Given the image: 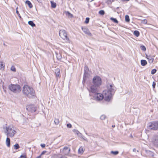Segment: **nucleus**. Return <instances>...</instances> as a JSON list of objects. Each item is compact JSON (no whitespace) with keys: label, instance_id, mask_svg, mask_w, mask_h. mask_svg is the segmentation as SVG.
<instances>
[{"label":"nucleus","instance_id":"14","mask_svg":"<svg viewBox=\"0 0 158 158\" xmlns=\"http://www.w3.org/2000/svg\"><path fill=\"white\" fill-rule=\"evenodd\" d=\"M82 29L83 31L86 34L89 35L91 36L92 34L90 32L89 30L86 28H82Z\"/></svg>","mask_w":158,"mask_h":158},{"label":"nucleus","instance_id":"10","mask_svg":"<svg viewBox=\"0 0 158 158\" xmlns=\"http://www.w3.org/2000/svg\"><path fill=\"white\" fill-rule=\"evenodd\" d=\"M27 110L29 111L33 112H35L37 109V107L34 105H28L26 106Z\"/></svg>","mask_w":158,"mask_h":158},{"label":"nucleus","instance_id":"25","mask_svg":"<svg viewBox=\"0 0 158 158\" xmlns=\"http://www.w3.org/2000/svg\"><path fill=\"white\" fill-rule=\"evenodd\" d=\"M51 6L53 8H55L56 6V3L54 2L53 1H51Z\"/></svg>","mask_w":158,"mask_h":158},{"label":"nucleus","instance_id":"35","mask_svg":"<svg viewBox=\"0 0 158 158\" xmlns=\"http://www.w3.org/2000/svg\"><path fill=\"white\" fill-rule=\"evenodd\" d=\"M111 153L113 154L114 155H117L118 153V151H113L111 152Z\"/></svg>","mask_w":158,"mask_h":158},{"label":"nucleus","instance_id":"39","mask_svg":"<svg viewBox=\"0 0 158 158\" xmlns=\"http://www.w3.org/2000/svg\"><path fill=\"white\" fill-rule=\"evenodd\" d=\"M141 49L145 51L146 50V48L144 46H141Z\"/></svg>","mask_w":158,"mask_h":158},{"label":"nucleus","instance_id":"16","mask_svg":"<svg viewBox=\"0 0 158 158\" xmlns=\"http://www.w3.org/2000/svg\"><path fill=\"white\" fill-rule=\"evenodd\" d=\"M60 69L58 68H56L55 70V72L57 77H59L60 75Z\"/></svg>","mask_w":158,"mask_h":158},{"label":"nucleus","instance_id":"12","mask_svg":"<svg viewBox=\"0 0 158 158\" xmlns=\"http://www.w3.org/2000/svg\"><path fill=\"white\" fill-rule=\"evenodd\" d=\"M70 151V149L67 147H65L63 149V154L64 155H68Z\"/></svg>","mask_w":158,"mask_h":158},{"label":"nucleus","instance_id":"37","mask_svg":"<svg viewBox=\"0 0 158 158\" xmlns=\"http://www.w3.org/2000/svg\"><path fill=\"white\" fill-rule=\"evenodd\" d=\"M156 69H153L152 70L151 73L152 74H153L156 73Z\"/></svg>","mask_w":158,"mask_h":158},{"label":"nucleus","instance_id":"5","mask_svg":"<svg viewBox=\"0 0 158 158\" xmlns=\"http://www.w3.org/2000/svg\"><path fill=\"white\" fill-rule=\"evenodd\" d=\"M9 87L11 91L16 93L20 92L21 90L20 86L18 85L11 84Z\"/></svg>","mask_w":158,"mask_h":158},{"label":"nucleus","instance_id":"41","mask_svg":"<svg viewBox=\"0 0 158 158\" xmlns=\"http://www.w3.org/2000/svg\"><path fill=\"white\" fill-rule=\"evenodd\" d=\"M67 127L69 128H71L72 127V125L70 123L67 124Z\"/></svg>","mask_w":158,"mask_h":158},{"label":"nucleus","instance_id":"49","mask_svg":"<svg viewBox=\"0 0 158 158\" xmlns=\"http://www.w3.org/2000/svg\"><path fill=\"white\" fill-rule=\"evenodd\" d=\"M3 45L5 46H6V45L4 43L3 44Z\"/></svg>","mask_w":158,"mask_h":158},{"label":"nucleus","instance_id":"36","mask_svg":"<svg viewBox=\"0 0 158 158\" xmlns=\"http://www.w3.org/2000/svg\"><path fill=\"white\" fill-rule=\"evenodd\" d=\"M10 69L11 71H13L14 72H15L16 71V69L14 66H12L11 67Z\"/></svg>","mask_w":158,"mask_h":158},{"label":"nucleus","instance_id":"23","mask_svg":"<svg viewBox=\"0 0 158 158\" xmlns=\"http://www.w3.org/2000/svg\"><path fill=\"white\" fill-rule=\"evenodd\" d=\"M25 3L28 5L30 8H31L32 7V5L30 1L28 0H27L26 1Z\"/></svg>","mask_w":158,"mask_h":158},{"label":"nucleus","instance_id":"15","mask_svg":"<svg viewBox=\"0 0 158 158\" xmlns=\"http://www.w3.org/2000/svg\"><path fill=\"white\" fill-rule=\"evenodd\" d=\"M153 142L154 145L158 147V136H156L154 137Z\"/></svg>","mask_w":158,"mask_h":158},{"label":"nucleus","instance_id":"48","mask_svg":"<svg viewBox=\"0 0 158 158\" xmlns=\"http://www.w3.org/2000/svg\"><path fill=\"white\" fill-rule=\"evenodd\" d=\"M18 15V16H19V17L21 18V16L19 14V15Z\"/></svg>","mask_w":158,"mask_h":158},{"label":"nucleus","instance_id":"1","mask_svg":"<svg viewBox=\"0 0 158 158\" xmlns=\"http://www.w3.org/2000/svg\"><path fill=\"white\" fill-rule=\"evenodd\" d=\"M102 84V80L101 77L98 76H95L92 80V84L89 85L88 89L89 92L94 93L98 91V88Z\"/></svg>","mask_w":158,"mask_h":158},{"label":"nucleus","instance_id":"33","mask_svg":"<svg viewBox=\"0 0 158 158\" xmlns=\"http://www.w3.org/2000/svg\"><path fill=\"white\" fill-rule=\"evenodd\" d=\"M99 14L101 15H103L105 14L104 11L103 10H100L99 12Z\"/></svg>","mask_w":158,"mask_h":158},{"label":"nucleus","instance_id":"2","mask_svg":"<svg viewBox=\"0 0 158 158\" xmlns=\"http://www.w3.org/2000/svg\"><path fill=\"white\" fill-rule=\"evenodd\" d=\"M23 93L27 97L32 98L35 96V91L32 88L27 85H25L23 88Z\"/></svg>","mask_w":158,"mask_h":158},{"label":"nucleus","instance_id":"31","mask_svg":"<svg viewBox=\"0 0 158 158\" xmlns=\"http://www.w3.org/2000/svg\"><path fill=\"white\" fill-rule=\"evenodd\" d=\"M125 20L126 22H129L130 21L129 17L128 15H126L125 16Z\"/></svg>","mask_w":158,"mask_h":158},{"label":"nucleus","instance_id":"3","mask_svg":"<svg viewBox=\"0 0 158 158\" xmlns=\"http://www.w3.org/2000/svg\"><path fill=\"white\" fill-rule=\"evenodd\" d=\"M97 92L92 93L89 92V95L92 97L94 99L97 101H101L104 99V96L102 94L97 93Z\"/></svg>","mask_w":158,"mask_h":158},{"label":"nucleus","instance_id":"29","mask_svg":"<svg viewBox=\"0 0 158 158\" xmlns=\"http://www.w3.org/2000/svg\"><path fill=\"white\" fill-rule=\"evenodd\" d=\"M54 122L55 124L56 125H58L60 123L59 119L58 118H55L54 120Z\"/></svg>","mask_w":158,"mask_h":158},{"label":"nucleus","instance_id":"26","mask_svg":"<svg viewBox=\"0 0 158 158\" xmlns=\"http://www.w3.org/2000/svg\"><path fill=\"white\" fill-rule=\"evenodd\" d=\"M28 23L29 24V25L31 26L32 27H35V24H34V23L33 22L31 21H28Z\"/></svg>","mask_w":158,"mask_h":158},{"label":"nucleus","instance_id":"6","mask_svg":"<svg viewBox=\"0 0 158 158\" xmlns=\"http://www.w3.org/2000/svg\"><path fill=\"white\" fill-rule=\"evenodd\" d=\"M104 99L107 102H110L111 100L114 93L104 90L103 91Z\"/></svg>","mask_w":158,"mask_h":158},{"label":"nucleus","instance_id":"27","mask_svg":"<svg viewBox=\"0 0 158 158\" xmlns=\"http://www.w3.org/2000/svg\"><path fill=\"white\" fill-rule=\"evenodd\" d=\"M134 35L137 37H138L139 35V33L138 31H135L134 32Z\"/></svg>","mask_w":158,"mask_h":158},{"label":"nucleus","instance_id":"8","mask_svg":"<svg viewBox=\"0 0 158 158\" xmlns=\"http://www.w3.org/2000/svg\"><path fill=\"white\" fill-rule=\"evenodd\" d=\"M149 127L150 129L154 130H157L158 129V121H153L149 124Z\"/></svg>","mask_w":158,"mask_h":158},{"label":"nucleus","instance_id":"11","mask_svg":"<svg viewBox=\"0 0 158 158\" xmlns=\"http://www.w3.org/2000/svg\"><path fill=\"white\" fill-rule=\"evenodd\" d=\"M85 73H84V77H83V83H85L86 80V75L87 74V72L89 71V69L88 68L87 66H85Z\"/></svg>","mask_w":158,"mask_h":158},{"label":"nucleus","instance_id":"47","mask_svg":"<svg viewBox=\"0 0 158 158\" xmlns=\"http://www.w3.org/2000/svg\"><path fill=\"white\" fill-rule=\"evenodd\" d=\"M133 152H135L136 151V149L135 148H134L133 149Z\"/></svg>","mask_w":158,"mask_h":158},{"label":"nucleus","instance_id":"20","mask_svg":"<svg viewBox=\"0 0 158 158\" xmlns=\"http://www.w3.org/2000/svg\"><path fill=\"white\" fill-rule=\"evenodd\" d=\"M6 145L8 147H9L10 146V139L7 137L6 139Z\"/></svg>","mask_w":158,"mask_h":158},{"label":"nucleus","instance_id":"43","mask_svg":"<svg viewBox=\"0 0 158 158\" xmlns=\"http://www.w3.org/2000/svg\"><path fill=\"white\" fill-rule=\"evenodd\" d=\"M46 151H43L41 153V154H40L41 156H42L44 154H45L46 152Z\"/></svg>","mask_w":158,"mask_h":158},{"label":"nucleus","instance_id":"50","mask_svg":"<svg viewBox=\"0 0 158 158\" xmlns=\"http://www.w3.org/2000/svg\"><path fill=\"white\" fill-rule=\"evenodd\" d=\"M122 0L123 1H128L129 0Z\"/></svg>","mask_w":158,"mask_h":158},{"label":"nucleus","instance_id":"32","mask_svg":"<svg viewBox=\"0 0 158 158\" xmlns=\"http://www.w3.org/2000/svg\"><path fill=\"white\" fill-rule=\"evenodd\" d=\"M106 116L105 115H102L100 117V118L102 120H104L106 118Z\"/></svg>","mask_w":158,"mask_h":158},{"label":"nucleus","instance_id":"38","mask_svg":"<svg viewBox=\"0 0 158 158\" xmlns=\"http://www.w3.org/2000/svg\"><path fill=\"white\" fill-rule=\"evenodd\" d=\"M89 18H86L85 20V23H88L89 21Z\"/></svg>","mask_w":158,"mask_h":158},{"label":"nucleus","instance_id":"42","mask_svg":"<svg viewBox=\"0 0 158 158\" xmlns=\"http://www.w3.org/2000/svg\"><path fill=\"white\" fill-rule=\"evenodd\" d=\"M152 85L153 88H155L156 86V83L155 82H153Z\"/></svg>","mask_w":158,"mask_h":158},{"label":"nucleus","instance_id":"7","mask_svg":"<svg viewBox=\"0 0 158 158\" xmlns=\"http://www.w3.org/2000/svg\"><path fill=\"white\" fill-rule=\"evenodd\" d=\"M59 34L60 36L66 42L70 43L69 38L67 36V34L65 31L64 30H61L59 31Z\"/></svg>","mask_w":158,"mask_h":158},{"label":"nucleus","instance_id":"34","mask_svg":"<svg viewBox=\"0 0 158 158\" xmlns=\"http://www.w3.org/2000/svg\"><path fill=\"white\" fill-rule=\"evenodd\" d=\"M141 23L144 24H147V20L146 19H144L141 20Z\"/></svg>","mask_w":158,"mask_h":158},{"label":"nucleus","instance_id":"44","mask_svg":"<svg viewBox=\"0 0 158 158\" xmlns=\"http://www.w3.org/2000/svg\"><path fill=\"white\" fill-rule=\"evenodd\" d=\"M45 144H41V146L42 148H44L45 147Z\"/></svg>","mask_w":158,"mask_h":158},{"label":"nucleus","instance_id":"40","mask_svg":"<svg viewBox=\"0 0 158 158\" xmlns=\"http://www.w3.org/2000/svg\"><path fill=\"white\" fill-rule=\"evenodd\" d=\"M19 158H26V156L25 155H22Z\"/></svg>","mask_w":158,"mask_h":158},{"label":"nucleus","instance_id":"45","mask_svg":"<svg viewBox=\"0 0 158 158\" xmlns=\"http://www.w3.org/2000/svg\"><path fill=\"white\" fill-rule=\"evenodd\" d=\"M17 9H18V7H17L16 9V13L17 14L19 15V14L18 11L17 10Z\"/></svg>","mask_w":158,"mask_h":158},{"label":"nucleus","instance_id":"28","mask_svg":"<svg viewBox=\"0 0 158 158\" xmlns=\"http://www.w3.org/2000/svg\"><path fill=\"white\" fill-rule=\"evenodd\" d=\"M110 19L111 20L113 21L114 23H118V21L116 19L111 17L110 18Z\"/></svg>","mask_w":158,"mask_h":158},{"label":"nucleus","instance_id":"17","mask_svg":"<svg viewBox=\"0 0 158 158\" xmlns=\"http://www.w3.org/2000/svg\"><path fill=\"white\" fill-rule=\"evenodd\" d=\"M56 54L57 59L58 60H60L62 58V56L61 53L60 52H56Z\"/></svg>","mask_w":158,"mask_h":158},{"label":"nucleus","instance_id":"13","mask_svg":"<svg viewBox=\"0 0 158 158\" xmlns=\"http://www.w3.org/2000/svg\"><path fill=\"white\" fill-rule=\"evenodd\" d=\"M154 57V56H151L150 55H146V57L148 59L149 62L150 63H152L153 62Z\"/></svg>","mask_w":158,"mask_h":158},{"label":"nucleus","instance_id":"9","mask_svg":"<svg viewBox=\"0 0 158 158\" xmlns=\"http://www.w3.org/2000/svg\"><path fill=\"white\" fill-rule=\"evenodd\" d=\"M115 90V87L113 84H108L107 85V89L105 90L114 94Z\"/></svg>","mask_w":158,"mask_h":158},{"label":"nucleus","instance_id":"51","mask_svg":"<svg viewBox=\"0 0 158 158\" xmlns=\"http://www.w3.org/2000/svg\"><path fill=\"white\" fill-rule=\"evenodd\" d=\"M83 138V139L84 140H86V139H84V138Z\"/></svg>","mask_w":158,"mask_h":158},{"label":"nucleus","instance_id":"18","mask_svg":"<svg viewBox=\"0 0 158 158\" xmlns=\"http://www.w3.org/2000/svg\"><path fill=\"white\" fill-rule=\"evenodd\" d=\"M73 131L75 134H77L78 136L80 137H82V134L77 130L74 129L73 130Z\"/></svg>","mask_w":158,"mask_h":158},{"label":"nucleus","instance_id":"46","mask_svg":"<svg viewBox=\"0 0 158 158\" xmlns=\"http://www.w3.org/2000/svg\"><path fill=\"white\" fill-rule=\"evenodd\" d=\"M41 155H40L39 156L37 157L36 158H41Z\"/></svg>","mask_w":158,"mask_h":158},{"label":"nucleus","instance_id":"21","mask_svg":"<svg viewBox=\"0 0 158 158\" xmlns=\"http://www.w3.org/2000/svg\"><path fill=\"white\" fill-rule=\"evenodd\" d=\"M5 63L2 61L0 62V69L3 70L4 69Z\"/></svg>","mask_w":158,"mask_h":158},{"label":"nucleus","instance_id":"4","mask_svg":"<svg viewBox=\"0 0 158 158\" xmlns=\"http://www.w3.org/2000/svg\"><path fill=\"white\" fill-rule=\"evenodd\" d=\"M5 133L7 137H13L16 133L15 130L10 127H6Z\"/></svg>","mask_w":158,"mask_h":158},{"label":"nucleus","instance_id":"19","mask_svg":"<svg viewBox=\"0 0 158 158\" xmlns=\"http://www.w3.org/2000/svg\"><path fill=\"white\" fill-rule=\"evenodd\" d=\"M64 13L69 17L72 18L73 17V15L68 11H65L64 12Z\"/></svg>","mask_w":158,"mask_h":158},{"label":"nucleus","instance_id":"24","mask_svg":"<svg viewBox=\"0 0 158 158\" xmlns=\"http://www.w3.org/2000/svg\"><path fill=\"white\" fill-rule=\"evenodd\" d=\"M141 64L142 66H144L147 64V62L145 60H141Z\"/></svg>","mask_w":158,"mask_h":158},{"label":"nucleus","instance_id":"22","mask_svg":"<svg viewBox=\"0 0 158 158\" xmlns=\"http://www.w3.org/2000/svg\"><path fill=\"white\" fill-rule=\"evenodd\" d=\"M84 152V149L82 147H81L78 149V153L81 154H82Z\"/></svg>","mask_w":158,"mask_h":158},{"label":"nucleus","instance_id":"30","mask_svg":"<svg viewBox=\"0 0 158 158\" xmlns=\"http://www.w3.org/2000/svg\"><path fill=\"white\" fill-rule=\"evenodd\" d=\"M14 148L15 149L17 150L18 149H19L20 147L18 143H16L14 146Z\"/></svg>","mask_w":158,"mask_h":158}]
</instances>
